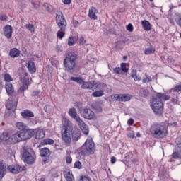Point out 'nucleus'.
Instances as JSON below:
<instances>
[{
    "label": "nucleus",
    "instance_id": "1",
    "mask_svg": "<svg viewBox=\"0 0 181 181\" xmlns=\"http://www.w3.org/2000/svg\"><path fill=\"white\" fill-rule=\"evenodd\" d=\"M62 139L65 144H71V139L77 141L81 137V132L77 127H73L71 123H67L62 126L61 129Z\"/></svg>",
    "mask_w": 181,
    "mask_h": 181
},
{
    "label": "nucleus",
    "instance_id": "2",
    "mask_svg": "<svg viewBox=\"0 0 181 181\" xmlns=\"http://www.w3.org/2000/svg\"><path fill=\"white\" fill-rule=\"evenodd\" d=\"M0 139L7 145H12V144H18V142L23 141L22 140V135L21 132L15 133L12 135H11L9 132H3Z\"/></svg>",
    "mask_w": 181,
    "mask_h": 181
},
{
    "label": "nucleus",
    "instance_id": "3",
    "mask_svg": "<svg viewBox=\"0 0 181 181\" xmlns=\"http://www.w3.org/2000/svg\"><path fill=\"white\" fill-rule=\"evenodd\" d=\"M76 60H77V54L76 53L67 52L65 54L63 64L66 71H71L76 69Z\"/></svg>",
    "mask_w": 181,
    "mask_h": 181
},
{
    "label": "nucleus",
    "instance_id": "4",
    "mask_svg": "<svg viewBox=\"0 0 181 181\" xmlns=\"http://www.w3.org/2000/svg\"><path fill=\"white\" fill-rule=\"evenodd\" d=\"M68 114L71 117V118L75 119L76 122H78V125H79L83 134H84V135H88L90 132V130H88V126L81 119V118H80V116L77 115L76 108H70Z\"/></svg>",
    "mask_w": 181,
    "mask_h": 181
},
{
    "label": "nucleus",
    "instance_id": "5",
    "mask_svg": "<svg viewBox=\"0 0 181 181\" xmlns=\"http://www.w3.org/2000/svg\"><path fill=\"white\" fill-rule=\"evenodd\" d=\"M150 132L158 138H165L168 135V127L159 123H154L150 127Z\"/></svg>",
    "mask_w": 181,
    "mask_h": 181
},
{
    "label": "nucleus",
    "instance_id": "6",
    "mask_svg": "<svg viewBox=\"0 0 181 181\" xmlns=\"http://www.w3.org/2000/svg\"><path fill=\"white\" fill-rule=\"evenodd\" d=\"M95 144L93 138L88 137L81 148V154L84 156L94 155L95 152Z\"/></svg>",
    "mask_w": 181,
    "mask_h": 181
},
{
    "label": "nucleus",
    "instance_id": "7",
    "mask_svg": "<svg viewBox=\"0 0 181 181\" xmlns=\"http://www.w3.org/2000/svg\"><path fill=\"white\" fill-rule=\"evenodd\" d=\"M151 107L156 115H162L163 114V102L156 97L151 99Z\"/></svg>",
    "mask_w": 181,
    "mask_h": 181
},
{
    "label": "nucleus",
    "instance_id": "8",
    "mask_svg": "<svg viewBox=\"0 0 181 181\" xmlns=\"http://www.w3.org/2000/svg\"><path fill=\"white\" fill-rule=\"evenodd\" d=\"M56 23L61 30H66L67 29V21L63 13H59L56 16Z\"/></svg>",
    "mask_w": 181,
    "mask_h": 181
},
{
    "label": "nucleus",
    "instance_id": "9",
    "mask_svg": "<svg viewBox=\"0 0 181 181\" xmlns=\"http://www.w3.org/2000/svg\"><path fill=\"white\" fill-rule=\"evenodd\" d=\"M18 107V100L16 99L15 103H8L6 105V110L7 115L13 118H16V108Z\"/></svg>",
    "mask_w": 181,
    "mask_h": 181
},
{
    "label": "nucleus",
    "instance_id": "10",
    "mask_svg": "<svg viewBox=\"0 0 181 181\" xmlns=\"http://www.w3.org/2000/svg\"><path fill=\"white\" fill-rule=\"evenodd\" d=\"M71 81H75L78 84H82L81 88L84 90H90L93 88V83L91 82H84V80L81 77H71Z\"/></svg>",
    "mask_w": 181,
    "mask_h": 181
},
{
    "label": "nucleus",
    "instance_id": "11",
    "mask_svg": "<svg viewBox=\"0 0 181 181\" xmlns=\"http://www.w3.org/2000/svg\"><path fill=\"white\" fill-rule=\"evenodd\" d=\"M22 158L25 163L28 165H33L36 160V155L30 153L29 151H24Z\"/></svg>",
    "mask_w": 181,
    "mask_h": 181
},
{
    "label": "nucleus",
    "instance_id": "12",
    "mask_svg": "<svg viewBox=\"0 0 181 181\" xmlns=\"http://www.w3.org/2000/svg\"><path fill=\"white\" fill-rule=\"evenodd\" d=\"M81 113L82 117L86 119H94V117H95L94 112H93L91 109H88L87 107H83L81 110Z\"/></svg>",
    "mask_w": 181,
    "mask_h": 181
},
{
    "label": "nucleus",
    "instance_id": "13",
    "mask_svg": "<svg viewBox=\"0 0 181 181\" xmlns=\"http://www.w3.org/2000/svg\"><path fill=\"white\" fill-rule=\"evenodd\" d=\"M129 71V66H127V63L122 62L120 64V67H116L113 69L115 74H122L123 73H128Z\"/></svg>",
    "mask_w": 181,
    "mask_h": 181
},
{
    "label": "nucleus",
    "instance_id": "14",
    "mask_svg": "<svg viewBox=\"0 0 181 181\" xmlns=\"http://www.w3.org/2000/svg\"><path fill=\"white\" fill-rule=\"evenodd\" d=\"M29 74L25 70H21L19 72V80L22 84H30V81L29 79Z\"/></svg>",
    "mask_w": 181,
    "mask_h": 181
},
{
    "label": "nucleus",
    "instance_id": "15",
    "mask_svg": "<svg viewBox=\"0 0 181 181\" xmlns=\"http://www.w3.org/2000/svg\"><path fill=\"white\" fill-rule=\"evenodd\" d=\"M21 134V139L23 141H28L33 136V129H25L23 132H20Z\"/></svg>",
    "mask_w": 181,
    "mask_h": 181
},
{
    "label": "nucleus",
    "instance_id": "16",
    "mask_svg": "<svg viewBox=\"0 0 181 181\" xmlns=\"http://www.w3.org/2000/svg\"><path fill=\"white\" fill-rule=\"evenodd\" d=\"M98 9L97 8L92 6L88 10V18L90 21H97L98 19Z\"/></svg>",
    "mask_w": 181,
    "mask_h": 181
},
{
    "label": "nucleus",
    "instance_id": "17",
    "mask_svg": "<svg viewBox=\"0 0 181 181\" xmlns=\"http://www.w3.org/2000/svg\"><path fill=\"white\" fill-rule=\"evenodd\" d=\"M3 33L7 39L12 37V33H13V28L11 25H6L3 28Z\"/></svg>",
    "mask_w": 181,
    "mask_h": 181
},
{
    "label": "nucleus",
    "instance_id": "18",
    "mask_svg": "<svg viewBox=\"0 0 181 181\" xmlns=\"http://www.w3.org/2000/svg\"><path fill=\"white\" fill-rule=\"evenodd\" d=\"M33 136L35 139H43L45 137V130L42 129H33Z\"/></svg>",
    "mask_w": 181,
    "mask_h": 181
},
{
    "label": "nucleus",
    "instance_id": "19",
    "mask_svg": "<svg viewBox=\"0 0 181 181\" xmlns=\"http://www.w3.org/2000/svg\"><path fill=\"white\" fill-rule=\"evenodd\" d=\"M131 98H132V96L127 94H123V95L116 94L114 95V100H115V101H124V102L129 101Z\"/></svg>",
    "mask_w": 181,
    "mask_h": 181
},
{
    "label": "nucleus",
    "instance_id": "20",
    "mask_svg": "<svg viewBox=\"0 0 181 181\" xmlns=\"http://www.w3.org/2000/svg\"><path fill=\"white\" fill-rule=\"evenodd\" d=\"M7 169L11 172V173H19L21 172H23V168H22L19 165H9L8 166Z\"/></svg>",
    "mask_w": 181,
    "mask_h": 181
},
{
    "label": "nucleus",
    "instance_id": "21",
    "mask_svg": "<svg viewBox=\"0 0 181 181\" xmlns=\"http://www.w3.org/2000/svg\"><path fill=\"white\" fill-rule=\"evenodd\" d=\"M26 67L29 73H30V74H33L34 73H36V65L35 64L33 61H30V60L27 61Z\"/></svg>",
    "mask_w": 181,
    "mask_h": 181
},
{
    "label": "nucleus",
    "instance_id": "22",
    "mask_svg": "<svg viewBox=\"0 0 181 181\" xmlns=\"http://www.w3.org/2000/svg\"><path fill=\"white\" fill-rule=\"evenodd\" d=\"M156 98L158 99L160 101H168V100H170V95L165 93H156Z\"/></svg>",
    "mask_w": 181,
    "mask_h": 181
},
{
    "label": "nucleus",
    "instance_id": "23",
    "mask_svg": "<svg viewBox=\"0 0 181 181\" xmlns=\"http://www.w3.org/2000/svg\"><path fill=\"white\" fill-rule=\"evenodd\" d=\"M6 175V165L4 163V160H0V181L4 179Z\"/></svg>",
    "mask_w": 181,
    "mask_h": 181
},
{
    "label": "nucleus",
    "instance_id": "24",
    "mask_svg": "<svg viewBox=\"0 0 181 181\" xmlns=\"http://www.w3.org/2000/svg\"><path fill=\"white\" fill-rule=\"evenodd\" d=\"M21 115L25 119H28V118H33V117H35L33 112L29 110H24L23 112H21Z\"/></svg>",
    "mask_w": 181,
    "mask_h": 181
},
{
    "label": "nucleus",
    "instance_id": "25",
    "mask_svg": "<svg viewBox=\"0 0 181 181\" xmlns=\"http://www.w3.org/2000/svg\"><path fill=\"white\" fill-rule=\"evenodd\" d=\"M64 176L66 181H74V177L70 170H66L64 171Z\"/></svg>",
    "mask_w": 181,
    "mask_h": 181
},
{
    "label": "nucleus",
    "instance_id": "26",
    "mask_svg": "<svg viewBox=\"0 0 181 181\" xmlns=\"http://www.w3.org/2000/svg\"><path fill=\"white\" fill-rule=\"evenodd\" d=\"M9 56L12 57V59H15L16 57H19L21 56V51L17 48H12L10 49Z\"/></svg>",
    "mask_w": 181,
    "mask_h": 181
},
{
    "label": "nucleus",
    "instance_id": "27",
    "mask_svg": "<svg viewBox=\"0 0 181 181\" xmlns=\"http://www.w3.org/2000/svg\"><path fill=\"white\" fill-rule=\"evenodd\" d=\"M42 158H47L50 156V150L48 148H42L40 151Z\"/></svg>",
    "mask_w": 181,
    "mask_h": 181
},
{
    "label": "nucleus",
    "instance_id": "28",
    "mask_svg": "<svg viewBox=\"0 0 181 181\" xmlns=\"http://www.w3.org/2000/svg\"><path fill=\"white\" fill-rule=\"evenodd\" d=\"M141 25L143 26V28L144 30H146L147 32H149L151 29H152V25H151V23L146 20H144L141 21Z\"/></svg>",
    "mask_w": 181,
    "mask_h": 181
},
{
    "label": "nucleus",
    "instance_id": "29",
    "mask_svg": "<svg viewBox=\"0 0 181 181\" xmlns=\"http://www.w3.org/2000/svg\"><path fill=\"white\" fill-rule=\"evenodd\" d=\"M16 127L17 128V129H18V131H25V129H27L26 128H28V126L22 122H18L16 123Z\"/></svg>",
    "mask_w": 181,
    "mask_h": 181
},
{
    "label": "nucleus",
    "instance_id": "30",
    "mask_svg": "<svg viewBox=\"0 0 181 181\" xmlns=\"http://www.w3.org/2000/svg\"><path fill=\"white\" fill-rule=\"evenodd\" d=\"M5 88L8 95H12V94H13L14 90H13V86L12 85V83H7L5 86Z\"/></svg>",
    "mask_w": 181,
    "mask_h": 181
},
{
    "label": "nucleus",
    "instance_id": "31",
    "mask_svg": "<svg viewBox=\"0 0 181 181\" xmlns=\"http://www.w3.org/2000/svg\"><path fill=\"white\" fill-rule=\"evenodd\" d=\"M43 6H44L45 9L47 11V12H49V13H51V12H53L54 11L53 6H52L49 3H44Z\"/></svg>",
    "mask_w": 181,
    "mask_h": 181
},
{
    "label": "nucleus",
    "instance_id": "32",
    "mask_svg": "<svg viewBox=\"0 0 181 181\" xmlns=\"http://www.w3.org/2000/svg\"><path fill=\"white\" fill-rule=\"evenodd\" d=\"M64 36H66V30L59 29V30L57 32V37H58V39H59L60 40H62V39H63Z\"/></svg>",
    "mask_w": 181,
    "mask_h": 181
},
{
    "label": "nucleus",
    "instance_id": "33",
    "mask_svg": "<svg viewBox=\"0 0 181 181\" xmlns=\"http://www.w3.org/2000/svg\"><path fill=\"white\" fill-rule=\"evenodd\" d=\"M131 77L134 78V81H139L141 80V76H138L136 70L132 71Z\"/></svg>",
    "mask_w": 181,
    "mask_h": 181
},
{
    "label": "nucleus",
    "instance_id": "34",
    "mask_svg": "<svg viewBox=\"0 0 181 181\" xmlns=\"http://www.w3.org/2000/svg\"><path fill=\"white\" fill-rule=\"evenodd\" d=\"M153 53H155V47L152 45H150V47L146 48L144 50V54L146 55L153 54Z\"/></svg>",
    "mask_w": 181,
    "mask_h": 181
},
{
    "label": "nucleus",
    "instance_id": "35",
    "mask_svg": "<svg viewBox=\"0 0 181 181\" xmlns=\"http://www.w3.org/2000/svg\"><path fill=\"white\" fill-rule=\"evenodd\" d=\"M42 145H53L54 140L52 139H45L41 141Z\"/></svg>",
    "mask_w": 181,
    "mask_h": 181
},
{
    "label": "nucleus",
    "instance_id": "36",
    "mask_svg": "<svg viewBox=\"0 0 181 181\" xmlns=\"http://www.w3.org/2000/svg\"><path fill=\"white\" fill-rule=\"evenodd\" d=\"M177 146L176 149L178 152H181V136L177 137L175 141Z\"/></svg>",
    "mask_w": 181,
    "mask_h": 181
},
{
    "label": "nucleus",
    "instance_id": "37",
    "mask_svg": "<svg viewBox=\"0 0 181 181\" xmlns=\"http://www.w3.org/2000/svg\"><path fill=\"white\" fill-rule=\"evenodd\" d=\"M93 97H103L104 95V90H96L92 93Z\"/></svg>",
    "mask_w": 181,
    "mask_h": 181
},
{
    "label": "nucleus",
    "instance_id": "38",
    "mask_svg": "<svg viewBox=\"0 0 181 181\" xmlns=\"http://www.w3.org/2000/svg\"><path fill=\"white\" fill-rule=\"evenodd\" d=\"M49 175H51L52 177H57L59 175V170L55 168H52L49 171Z\"/></svg>",
    "mask_w": 181,
    "mask_h": 181
},
{
    "label": "nucleus",
    "instance_id": "39",
    "mask_svg": "<svg viewBox=\"0 0 181 181\" xmlns=\"http://www.w3.org/2000/svg\"><path fill=\"white\" fill-rule=\"evenodd\" d=\"M76 42V37L71 36L68 38V46H73Z\"/></svg>",
    "mask_w": 181,
    "mask_h": 181
},
{
    "label": "nucleus",
    "instance_id": "40",
    "mask_svg": "<svg viewBox=\"0 0 181 181\" xmlns=\"http://www.w3.org/2000/svg\"><path fill=\"white\" fill-rule=\"evenodd\" d=\"M4 80L7 83H11V81H13V78H12V76L9 74H4Z\"/></svg>",
    "mask_w": 181,
    "mask_h": 181
},
{
    "label": "nucleus",
    "instance_id": "41",
    "mask_svg": "<svg viewBox=\"0 0 181 181\" xmlns=\"http://www.w3.org/2000/svg\"><path fill=\"white\" fill-rule=\"evenodd\" d=\"M172 158H173V159H178V158H181V152L180 151H177L173 152V154H172Z\"/></svg>",
    "mask_w": 181,
    "mask_h": 181
},
{
    "label": "nucleus",
    "instance_id": "42",
    "mask_svg": "<svg viewBox=\"0 0 181 181\" xmlns=\"http://www.w3.org/2000/svg\"><path fill=\"white\" fill-rule=\"evenodd\" d=\"M25 28H27V29H28V30H30L31 33L35 32V25H33V24H26Z\"/></svg>",
    "mask_w": 181,
    "mask_h": 181
},
{
    "label": "nucleus",
    "instance_id": "43",
    "mask_svg": "<svg viewBox=\"0 0 181 181\" xmlns=\"http://www.w3.org/2000/svg\"><path fill=\"white\" fill-rule=\"evenodd\" d=\"M29 86H30V83H23V86L20 87V91L23 92L25 90H28Z\"/></svg>",
    "mask_w": 181,
    "mask_h": 181
},
{
    "label": "nucleus",
    "instance_id": "44",
    "mask_svg": "<svg viewBox=\"0 0 181 181\" xmlns=\"http://www.w3.org/2000/svg\"><path fill=\"white\" fill-rule=\"evenodd\" d=\"M140 97H143L144 98H146L148 97V90H143L140 92Z\"/></svg>",
    "mask_w": 181,
    "mask_h": 181
},
{
    "label": "nucleus",
    "instance_id": "45",
    "mask_svg": "<svg viewBox=\"0 0 181 181\" xmlns=\"http://www.w3.org/2000/svg\"><path fill=\"white\" fill-rule=\"evenodd\" d=\"M93 87H94L95 88H100V87H101V82L99 81H93Z\"/></svg>",
    "mask_w": 181,
    "mask_h": 181
},
{
    "label": "nucleus",
    "instance_id": "46",
    "mask_svg": "<svg viewBox=\"0 0 181 181\" xmlns=\"http://www.w3.org/2000/svg\"><path fill=\"white\" fill-rule=\"evenodd\" d=\"M127 30H128V32H133L134 31V25H132V24L129 23L127 26Z\"/></svg>",
    "mask_w": 181,
    "mask_h": 181
},
{
    "label": "nucleus",
    "instance_id": "47",
    "mask_svg": "<svg viewBox=\"0 0 181 181\" xmlns=\"http://www.w3.org/2000/svg\"><path fill=\"white\" fill-rule=\"evenodd\" d=\"M177 101H179V97H177V95L171 99V103H173V104H177Z\"/></svg>",
    "mask_w": 181,
    "mask_h": 181
},
{
    "label": "nucleus",
    "instance_id": "48",
    "mask_svg": "<svg viewBox=\"0 0 181 181\" xmlns=\"http://www.w3.org/2000/svg\"><path fill=\"white\" fill-rule=\"evenodd\" d=\"M173 91H175V93H179L180 91H181V85H177L173 88Z\"/></svg>",
    "mask_w": 181,
    "mask_h": 181
},
{
    "label": "nucleus",
    "instance_id": "49",
    "mask_svg": "<svg viewBox=\"0 0 181 181\" xmlns=\"http://www.w3.org/2000/svg\"><path fill=\"white\" fill-rule=\"evenodd\" d=\"M74 168L77 169H81V163L80 161H76L74 163Z\"/></svg>",
    "mask_w": 181,
    "mask_h": 181
},
{
    "label": "nucleus",
    "instance_id": "50",
    "mask_svg": "<svg viewBox=\"0 0 181 181\" xmlns=\"http://www.w3.org/2000/svg\"><path fill=\"white\" fill-rule=\"evenodd\" d=\"M79 45H86V40L84 39V37H81L79 39Z\"/></svg>",
    "mask_w": 181,
    "mask_h": 181
},
{
    "label": "nucleus",
    "instance_id": "51",
    "mask_svg": "<svg viewBox=\"0 0 181 181\" xmlns=\"http://www.w3.org/2000/svg\"><path fill=\"white\" fill-rule=\"evenodd\" d=\"M124 43H125V40H119L116 42V46L119 47V46H121V45H124Z\"/></svg>",
    "mask_w": 181,
    "mask_h": 181
},
{
    "label": "nucleus",
    "instance_id": "52",
    "mask_svg": "<svg viewBox=\"0 0 181 181\" xmlns=\"http://www.w3.org/2000/svg\"><path fill=\"white\" fill-rule=\"evenodd\" d=\"M39 94H40V90H34L31 95L32 97H36V95H39Z\"/></svg>",
    "mask_w": 181,
    "mask_h": 181
},
{
    "label": "nucleus",
    "instance_id": "53",
    "mask_svg": "<svg viewBox=\"0 0 181 181\" xmlns=\"http://www.w3.org/2000/svg\"><path fill=\"white\" fill-rule=\"evenodd\" d=\"M66 163H71V162H73V158H71V156H68L66 158Z\"/></svg>",
    "mask_w": 181,
    "mask_h": 181
},
{
    "label": "nucleus",
    "instance_id": "54",
    "mask_svg": "<svg viewBox=\"0 0 181 181\" xmlns=\"http://www.w3.org/2000/svg\"><path fill=\"white\" fill-rule=\"evenodd\" d=\"M127 124L129 127L134 125V119H132V118L129 119L128 121H127Z\"/></svg>",
    "mask_w": 181,
    "mask_h": 181
},
{
    "label": "nucleus",
    "instance_id": "55",
    "mask_svg": "<svg viewBox=\"0 0 181 181\" xmlns=\"http://www.w3.org/2000/svg\"><path fill=\"white\" fill-rule=\"evenodd\" d=\"M0 21H8V17L6 15L0 16Z\"/></svg>",
    "mask_w": 181,
    "mask_h": 181
},
{
    "label": "nucleus",
    "instance_id": "56",
    "mask_svg": "<svg viewBox=\"0 0 181 181\" xmlns=\"http://www.w3.org/2000/svg\"><path fill=\"white\" fill-rule=\"evenodd\" d=\"M62 1L64 5H70L71 4V0H62Z\"/></svg>",
    "mask_w": 181,
    "mask_h": 181
},
{
    "label": "nucleus",
    "instance_id": "57",
    "mask_svg": "<svg viewBox=\"0 0 181 181\" xmlns=\"http://www.w3.org/2000/svg\"><path fill=\"white\" fill-rule=\"evenodd\" d=\"M56 50L57 52H62V50H63V47L61 45H57Z\"/></svg>",
    "mask_w": 181,
    "mask_h": 181
},
{
    "label": "nucleus",
    "instance_id": "58",
    "mask_svg": "<svg viewBox=\"0 0 181 181\" xmlns=\"http://www.w3.org/2000/svg\"><path fill=\"white\" fill-rule=\"evenodd\" d=\"M110 162H111V163H112V165H114V163H115L117 162V158H116L115 157L112 156V157L111 158Z\"/></svg>",
    "mask_w": 181,
    "mask_h": 181
},
{
    "label": "nucleus",
    "instance_id": "59",
    "mask_svg": "<svg viewBox=\"0 0 181 181\" xmlns=\"http://www.w3.org/2000/svg\"><path fill=\"white\" fill-rule=\"evenodd\" d=\"M80 181H91L87 177H81Z\"/></svg>",
    "mask_w": 181,
    "mask_h": 181
},
{
    "label": "nucleus",
    "instance_id": "60",
    "mask_svg": "<svg viewBox=\"0 0 181 181\" xmlns=\"http://www.w3.org/2000/svg\"><path fill=\"white\" fill-rule=\"evenodd\" d=\"M80 23L78 22V21L77 20H74L73 21V25H74L75 26H76V25H78Z\"/></svg>",
    "mask_w": 181,
    "mask_h": 181
},
{
    "label": "nucleus",
    "instance_id": "61",
    "mask_svg": "<svg viewBox=\"0 0 181 181\" xmlns=\"http://www.w3.org/2000/svg\"><path fill=\"white\" fill-rule=\"evenodd\" d=\"M49 107V105H46L45 107H44V110L45 111V112H47V107Z\"/></svg>",
    "mask_w": 181,
    "mask_h": 181
},
{
    "label": "nucleus",
    "instance_id": "62",
    "mask_svg": "<svg viewBox=\"0 0 181 181\" xmlns=\"http://www.w3.org/2000/svg\"><path fill=\"white\" fill-rule=\"evenodd\" d=\"M39 181H46V178L42 177V178L40 179Z\"/></svg>",
    "mask_w": 181,
    "mask_h": 181
},
{
    "label": "nucleus",
    "instance_id": "63",
    "mask_svg": "<svg viewBox=\"0 0 181 181\" xmlns=\"http://www.w3.org/2000/svg\"><path fill=\"white\" fill-rule=\"evenodd\" d=\"M127 58H128V57H127V56H124V57H123V59H124V60H127Z\"/></svg>",
    "mask_w": 181,
    "mask_h": 181
},
{
    "label": "nucleus",
    "instance_id": "64",
    "mask_svg": "<svg viewBox=\"0 0 181 181\" xmlns=\"http://www.w3.org/2000/svg\"><path fill=\"white\" fill-rule=\"evenodd\" d=\"M134 181H138V180L136 178H134Z\"/></svg>",
    "mask_w": 181,
    "mask_h": 181
}]
</instances>
